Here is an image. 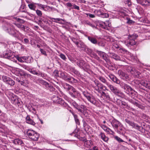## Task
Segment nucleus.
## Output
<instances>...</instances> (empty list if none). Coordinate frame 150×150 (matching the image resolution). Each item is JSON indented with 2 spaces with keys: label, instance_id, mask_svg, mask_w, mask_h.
<instances>
[{
  "label": "nucleus",
  "instance_id": "35",
  "mask_svg": "<svg viewBox=\"0 0 150 150\" xmlns=\"http://www.w3.org/2000/svg\"><path fill=\"white\" fill-rule=\"evenodd\" d=\"M37 3H32L28 5V6L29 8L31 10H35L36 8V5H37Z\"/></svg>",
  "mask_w": 150,
  "mask_h": 150
},
{
  "label": "nucleus",
  "instance_id": "57",
  "mask_svg": "<svg viewBox=\"0 0 150 150\" xmlns=\"http://www.w3.org/2000/svg\"><path fill=\"white\" fill-rule=\"evenodd\" d=\"M71 39L72 41L76 44V45L79 42L78 41L77 39L73 37H71Z\"/></svg>",
  "mask_w": 150,
  "mask_h": 150
},
{
  "label": "nucleus",
  "instance_id": "59",
  "mask_svg": "<svg viewBox=\"0 0 150 150\" xmlns=\"http://www.w3.org/2000/svg\"><path fill=\"white\" fill-rule=\"evenodd\" d=\"M101 17L103 18H108L109 16V14L108 13H102V14L101 15Z\"/></svg>",
  "mask_w": 150,
  "mask_h": 150
},
{
  "label": "nucleus",
  "instance_id": "17",
  "mask_svg": "<svg viewBox=\"0 0 150 150\" xmlns=\"http://www.w3.org/2000/svg\"><path fill=\"white\" fill-rule=\"evenodd\" d=\"M143 85V89H145V88L150 90V81L146 80H144L142 82Z\"/></svg>",
  "mask_w": 150,
  "mask_h": 150
},
{
  "label": "nucleus",
  "instance_id": "27",
  "mask_svg": "<svg viewBox=\"0 0 150 150\" xmlns=\"http://www.w3.org/2000/svg\"><path fill=\"white\" fill-rule=\"evenodd\" d=\"M63 86L64 88L69 91H70L71 90L73 87V86L67 83H64L63 85Z\"/></svg>",
  "mask_w": 150,
  "mask_h": 150
},
{
  "label": "nucleus",
  "instance_id": "12",
  "mask_svg": "<svg viewBox=\"0 0 150 150\" xmlns=\"http://www.w3.org/2000/svg\"><path fill=\"white\" fill-rule=\"evenodd\" d=\"M144 80H142L141 82H139L138 80H135L134 81L133 84L136 88L141 89H143V85L142 84V82Z\"/></svg>",
  "mask_w": 150,
  "mask_h": 150
},
{
  "label": "nucleus",
  "instance_id": "5",
  "mask_svg": "<svg viewBox=\"0 0 150 150\" xmlns=\"http://www.w3.org/2000/svg\"><path fill=\"white\" fill-rule=\"evenodd\" d=\"M108 86L109 88L111 91L116 95L119 96L120 95L122 94V93L116 87L113 86L112 85L109 83Z\"/></svg>",
  "mask_w": 150,
  "mask_h": 150
},
{
  "label": "nucleus",
  "instance_id": "32",
  "mask_svg": "<svg viewBox=\"0 0 150 150\" xmlns=\"http://www.w3.org/2000/svg\"><path fill=\"white\" fill-rule=\"evenodd\" d=\"M98 79L102 82L105 84L107 86L109 84L107 82L105 78L101 76H99L98 78Z\"/></svg>",
  "mask_w": 150,
  "mask_h": 150
},
{
  "label": "nucleus",
  "instance_id": "23",
  "mask_svg": "<svg viewBox=\"0 0 150 150\" xmlns=\"http://www.w3.org/2000/svg\"><path fill=\"white\" fill-rule=\"evenodd\" d=\"M59 76L65 81H67L69 79V77L67 76V74L66 73L60 72Z\"/></svg>",
  "mask_w": 150,
  "mask_h": 150
},
{
  "label": "nucleus",
  "instance_id": "45",
  "mask_svg": "<svg viewBox=\"0 0 150 150\" xmlns=\"http://www.w3.org/2000/svg\"><path fill=\"white\" fill-rule=\"evenodd\" d=\"M74 117L76 124L79 125H80V122L79 119L78 118V116L76 115H74Z\"/></svg>",
  "mask_w": 150,
  "mask_h": 150
},
{
  "label": "nucleus",
  "instance_id": "46",
  "mask_svg": "<svg viewBox=\"0 0 150 150\" xmlns=\"http://www.w3.org/2000/svg\"><path fill=\"white\" fill-rule=\"evenodd\" d=\"M54 8L53 7H50L48 6H45V9H44L45 11H51Z\"/></svg>",
  "mask_w": 150,
  "mask_h": 150
},
{
  "label": "nucleus",
  "instance_id": "37",
  "mask_svg": "<svg viewBox=\"0 0 150 150\" xmlns=\"http://www.w3.org/2000/svg\"><path fill=\"white\" fill-rule=\"evenodd\" d=\"M2 79L3 81L7 84L9 82V81L10 79L11 78L5 76H3Z\"/></svg>",
  "mask_w": 150,
  "mask_h": 150
},
{
  "label": "nucleus",
  "instance_id": "61",
  "mask_svg": "<svg viewBox=\"0 0 150 150\" xmlns=\"http://www.w3.org/2000/svg\"><path fill=\"white\" fill-rule=\"evenodd\" d=\"M114 138L116 140L119 142H123V141L117 136H115L114 137Z\"/></svg>",
  "mask_w": 150,
  "mask_h": 150
},
{
  "label": "nucleus",
  "instance_id": "63",
  "mask_svg": "<svg viewBox=\"0 0 150 150\" xmlns=\"http://www.w3.org/2000/svg\"><path fill=\"white\" fill-rule=\"evenodd\" d=\"M26 83L27 81L26 80L22 79L20 83V84L24 86H26L27 85Z\"/></svg>",
  "mask_w": 150,
  "mask_h": 150
},
{
  "label": "nucleus",
  "instance_id": "28",
  "mask_svg": "<svg viewBox=\"0 0 150 150\" xmlns=\"http://www.w3.org/2000/svg\"><path fill=\"white\" fill-rule=\"evenodd\" d=\"M92 104L95 105L97 103V101L95 98L92 95L91 96L88 100Z\"/></svg>",
  "mask_w": 150,
  "mask_h": 150
},
{
  "label": "nucleus",
  "instance_id": "55",
  "mask_svg": "<svg viewBox=\"0 0 150 150\" xmlns=\"http://www.w3.org/2000/svg\"><path fill=\"white\" fill-rule=\"evenodd\" d=\"M100 89H102L103 90V91H104L105 90H107L109 92H110V91L107 88L106 86H104L102 84L101 86L100 87Z\"/></svg>",
  "mask_w": 150,
  "mask_h": 150
},
{
  "label": "nucleus",
  "instance_id": "41",
  "mask_svg": "<svg viewBox=\"0 0 150 150\" xmlns=\"http://www.w3.org/2000/svg\"><path fill=\"white\" fill-rule=\"evenodd\" d=\"M88 40L90 41L92 43L94 44L97 43V40L96 39L90 36H88Z\"/></svg>",
  "mask_w": 150,
  "mask_h": 150
},
{
  "label": "nucleus",
  "instance_id": "42",
  "mask_svg": "<svg viewBox=\"0 0 150 150\" xmlns=\"http://www.w3.org/2000/svg\"><path fill=\"white\" fill-rule=\"evenodd\" d=\"M11 103H12L14 104L16 101H18V98L17 96H12L11 98Z\"/></svg>",
  "mask_w": 150,
  "mask_h": 150
},
{
  "label": "nucleus",
  "instance_id": "33",
  "mask_svg": "<svg viewBox=\"0 0 150 150\" xmlns=\"http://www.w3.org/2000/svg\"><path fill=\"white\" fill-rule=\"evenodd\" d=\"M132 74L135 77L137 78H139L140 77V75L141 73L135 69L133 71V72Z\"/></svg>",
  "mask_w": 150,
  "mask_h": 150
},
{
  "label": "nucleus",
  "instance_id": "18",
  "mask_svg": "<svg viewBox=\"0 0 150 150\" xmlns=\"http://www.w3.org/2000/svg\"><path fill=\"white\" fill-rule=\"evenodd\" d=\"M101 127L105 132L108 133L112 134L114 132L109 128L107 127L106 126L104 125H101Z\"/></svg>",
  "mask_w": 150,
  "mask_h": 150
},
{
  "label": "nucleus",
  "instance_id": "40",
  "mask_svg": "<svg viewBox=\"0 0 150 150\" xmlns=\"http://www.w3.org/2000/svg\"><path fill=\"white\" fill-rule=\"evenodd\" d=\"M17 57H16L14 54H12L9 59L13 62L16 63L17 62Z\"/></svg>",
  "mask_w": 150,
  "mask_h": 150
},
{
  "label": "nucleus",
  "instance_id": "52",
  "mask_svg": "<svg viewBox=\"0 0 150 150\" xmlns=\"http://www.w3.org/2000/svg\"><path fill=\"white\" fill-rule=\"evenodd\" d=\"M103 23L106 26V27L107 28L108 27H110L111 25V24L110 23L109 21H106L103 23Z\"/></svg>",
  "mask_w": 150,
  "mask_h": 150
},
{
  "label": "nucleus",
  "instance_id": "8",
  "mask_svg": "<svg viewBox=\"0 0 150 150\" xmlns=\"http://www.w3.org/2000/svg\"><path fill=\"white\" fill-rule=\"evenodd\" d=\"M69 93L73 98H77L80 96V94L73 87L70 91H69Z\"/></svg>",
  "mask_w": 150,
  "mask_h": 150
},
{
  "label": "nucleus",
  "instance_id": "6",
  "mask_svg": "<svg viewBox=\"0 0 150 150\" xmlns=\"http://www.w3.org/2000/svg\"><path fill=\"white\" fill-rule=\"evenodd\" d=\"M5 31L10 34L13 35L16 37H18L21 35L20 33L15 29H6Z\"/></svg>",
  "mask_w": 150,
  "mask_h": 150
},
{
  "label": "nucleus",
  "instance_id": "20",
  "mask_svg": "<svg viewBox=\"0 0 150 150\" xmlns=\"http://www.w3.org/2000/svg\"><path fill=\"white\" fill-rule=\"evenodd\" d=\"M129 101L133 104L134 106L138 107L139 108H141V106L138 103V101L135 99H129Z\"/></svg>",
  "mask_w": 150,
  "mask_h": 150
},
{
  "label": "nucleus",
  "instance_id": "9",
  "mask_svg": "<svg viewBox=\"0 0 150 150\" xmlns=\"http://www.w3.org/2000/svg\"><path fill=\"white\" fill-rule=\"evenodd\" d=\"M111 124L112 127L115 130L118 129L119 126H122V123L115 118L111 121Z\"/></svg>",
  "mask_w": 150,
  "mask_h": 150
},
{
  "label": "nucleus",
  "instance_id": "44",
  "mask_svg": "<svg viewBox=\"0 0 150 150\" xmlns=\"http://www.w3.org/2000/svg\"><path fill=\"white\" fill-rule=\"evenodd\" d=\"M82 122L83 123V126L84 127V129L86 131H87L88 130V127L87 126V124L86 121L84 120H82Z\"/></svg>",
  "mask_w": 150,
  "mask_h": 150
},
{
  "label": "nucleus",
  "instance_id": "34",
  "mask_svg": "<svg viewBox=\"0 0 150 150\" xmlns=\"http://www.w3.org/2000/svg\"><path fill=\"white\" fill-rule=\"evenodd\" d=\"M13 143L15 144L21 145L23 144V142L22 140L17 139H15L13 142Z\"/></svg>",
  "mask_w": 150,
  "mask_h": 150
},
{
  "label": "nucleus",
  "instance_id": "49",
  "mask_svg": "<svg viewBox=\"0 0 150 150\" xmlns=\"http://www.w3.org/2000/svg\"><path fill=\"white\" fill-rule=\"evenodd\" d=\"M118 51L119 52L122 53H126L127 52V51L126 50L122 47H120V49H118Z\"/></svg>",
  "mask_w": 150,
  "mask_h": 150
},
{
  "label": "nucleus",
  "instance_id": "48",
  "mask_svg": "<svg viewBox=\"0 0 150 150\" xmlns=\"http://www.w3.org/2000/svg\"><path fill=\"white\" fill-rule=\"evenodd\" d=\"M94 13L98 16H100L102 14V13L101 10H95L94 11Z\"/></svg>",
  "mask_w": 150,
  "mask_h": 150
},
{
  "label": "nucleus",
  "instance_id": "36",
  "mask_svg": "<svg viewBox=\"0 0 150 150\" xmlns=\"http://www.w3.org/2000/svg\"><path fill=\"white\" fill-rule=\"evenodd\" d=\"M92 144V141L91 140H86L84 142L85 146L88 148H89Z\"/></svg>",
  "mask_w": 150,
  "mask_h": 150
},
{
  "label": "nucleus",
  "instance_id": "56",
  "mask_svg": "<svg viewBox=\"0 0 150 150\" xmlns=\"http://www.w3.org/2000/svg\"><path fill=\"white\" fill-rule=\"evenodd\" d=\"M69 79L67 81H72V82L75 83H76L77 82V81H78L77 80L73 77H70V78L69 77Z\"/></svg>",
  "mask_w": 150,
  "mask_h": 150
},
{
  "label": "nucleus",
  "instance_id": "22",
  "mask_svg": "<svg viewBox=\"0 0 150 150\" xmlns=\"http://www.w3.org/2000/svg\"><path fill=\"white\" fill-rule=\"evenodd\" d=\"M98 136L99 137H100L105 142H107L108 140V138L105 136L103 132H100Z\"/></svg>",
  "mask_w": 150,
  "mask_h": 150
},
{
  "label": "nucleus",
  "instance_id": "24",
  "mask_svg": "<svg viewBox=\"0 0 150 150\" xmlns=\"http://www.w3.org/2000/svg\"><path fill=\"white\" fill-rule=\"evenodd\" d=\"M26 121L27 123L33 125H34L35 124V123L33 120L30 118L29 115H27L26 117Z\"/></svg>",
  "mask_w": 150,
  "mask_h": 150
},
{
  "label": "nucleus",
  "instance_id": "50",
  "mask_svg": "<svg viewBox=\"0 0 150 150\" xmlns=\"http://www.w3.org/2000/svg\"><path fill=\"white\" fill-rule=\"evenodd\" d=\"M22 58L25 61L28 63H30L31 62V61H29V60H28L29 59H32V57H23Z\"/></svg>",
  "mask_w": 150,
  "mask_h": 150
},
{
  "label": "nucleus",
  "instance_id": "30",
  "mask_svg": "<svg viewBox=\"0 0 150 150\" xmlns=\"http://www.w3.org/2000/svg\"><path fill=\"white\" fill-rule=\"evenodd\" d=\"M130 96H131V97L133 98H135L137 96V93L132 88L131 89V90H130L129 91V93Z\"/></svg>",
  "mask_w": 150,
  "mask_h": 150
},
{
  "label": "nucleus",
  "instance_id": "47",
  "mask_svg": "<svg viewBox=\"0 0 150 150\" xmlns=\"http://www.w3.org/2000/svg\"><path fill=\"white\" fill-rule=\"evenodd\" d=\"M18 75L19 76H25V72L23 70L21 69H20L18 71Z\"/></svg>",
  "mask_w": 150,
  "mask_h": 150
},
{
  "label": "nucleus",
  "instance_id": "51",
  "mask_svg": "<svg viewBox=\"0 0 150 150\" xmlns=\"http://www.w3.org/2000/svg\"><path fill=\"white\" fill-rule=\"evenodd\" d=\"M90 55L93 57L97 59V60H99L100 58L99 57H98V56L96 54L94 53L93 52H92L91 54Z\"/></svg>",
  "mask_w": 150,
  "mask_h": 150
},
{
  "label": "nucleus",
  "instance_id": "15",
  "mask_svg": "<svg viewBox=\"0 0 150 150\" xmlns=\"http://www.w3.org/2000/svg\"><path fill=\"white\" fill-rule=\"evenodd\" d=\"M138 3L141 4L143 6H150V1L149 0H137Z\"/></svg>",
  "mask_w": 150,
  "mask_h": 150
},
{
  "label": "nucleus",
  "instance_id": "10",
  "mask_svg": "<svg viewBox=\"0 0 150 150\" xmlns=\"http://www.w3.org/2000/svg\"><path fill=\"white\" fill-rule=\"evenodd\" d=\"M96 52L100 56V57L104 59L106 62L108 63L110 62L109 59L108 57V56L106 53L98 50L96 51Z\"/></svg>",
  "mask_w": 150,
  "mask_h": 150
},
{
  "label": "nucleus",
  "instance_id": "64",
  "mask_svg": "<svg viewBox=\"0 0 150 150\" xmlns=\"http://www.w3.org/2000/svg\"><path fill=\"white\" fill-rule=\"evenodd\" d=\"M53 75L55 77H58L59 76V71L57 70H55L53 72Z\"/></svg>",
  "mask_w": 150,
  "mask_h": 150
},
{
  "label": "nucleus",
  "instance_id": "1",
  "mask_svg": "<svg viewBox=\"0 0 150 150\" xmlns=\"http://www.w3.org/2000/svg\"><path fill=\"white\" fill-rule=\"evenodd\" d=\"M70 103L78 110V112L82 113L86 117L88 116V113L86 111L87 109L85 105H79L75 101L73 100L70 101Z\"/></svg>",
  "mask_w": 150,
  "mask_h": 150
},
{
  "label": "nucleus",
  "instance_id": "38",
  "mask_svg": "<svg viewBox=\"0 0 150 150\" xmlns=\"http://www.w3.org/2000/svg\"><path fill=\"white\" fill-rule=\"evenodd\" d=\"M51 20H52V21L53 22H56V23H61V21H64V20L61 18H51Z\"/></svg>",
  "mask_w": 150,
  "mask_h": 150
},
{
  "label": "nucleus",
  "instance_id": "14",
  "mask_svg": "<svg viewBox=\"0 0 150 150\" xmlns=\"http://www.w3.org/2000/svg\"><path fill=\"white\" fill-rule=\"evenodd\" d=\"M108 76L114 83L117 84H120L121 82L120 80L114 75L110 74L108 75Z\"/></svg>",
  "mask_w": 150,
  "mask_h": 150
},
{
  "label": "nucleus",
  "instance_id": "11",
  "mask_svg": "<svg viewBox=\"0 0 150 150\" xmlns=\"http://www.w3.org/2000/svg\"><path fill=\"white\" fill-rule=\"evenodd\" d=\"M120 84L121 88H123L125 92L128 94L132 88L130 86L123 82H121Z\"/></svg>",
  "mask_w": 150,
  "mask_h": 150
},
{
  "label": "nucleus",
  "instance_id": "53",
  "mask_svg": "<svg viewBox=\"0 0 150 150\" xmlns=\"http://www.w3.org/2000/svg\"><path fill=\"white\" fill-rule=\"evenodd\" d=\"M76 45L77 47H79L84 48V44L82 42H78V44Z\"/></svg>",
  "mask_w": 150,
  "mask_h": 150
},
{
  "label": "nucleus",
  "instance_id": "3",
  "mask_svg": "<svg viewBox=\"0 0 150 150\" xmlns=\"http://www.w3.org/2000/svg\"><path fill=\"white\" fill-rule=\"evenodd\" d=\"M138 35L136 34H133L132 35H130L129 34V37L131 38V39L128 38L125 42L126 45L128 46H133L136 44V42L135 41V39L138 37Z\"/></svg>",
  "mask_w": 150,
  "mask_h": 150
},
{
  "label": "nucleus",
  "instance_id": "31",
  "mask_svg": "<svg viewBox=\"0 0 150 150\" xmlns=\"http://www.w3.org/2000/svg\"><path fill=\"white\" fill-rule=\"evenodd\" d=\"M82 69L88 73H89L90 71V66L89 65L86 64L85 65H84L83 68H82Z\"/></svg>",
  "mask_w": 150,
  "mask_h": 150
},
{
  "label": "nucleus",
  "instance_id": "19",
  "mask_svg": "<svg viewBox=\"0 0 150 150\" xmlns=\"http://www.w3.org/2000/svg\"><path fill=\"white\" fill-rule=\"evenodd\" d=\"M94 83L96 85L95 87V89L98 92L101 93V91L100 90L99 88L102 85V84L97 80H95L94 81Z\"/></svg>",
  "mask_w": 150,
  "mask_h": 150
},
{
  "label": "nucleus",
  "instance_id": "16",
  "mask_svg": "<svg viewBox=\"0 0 150 150\" xmlns=\"http://www.w3.org/2000/svg\"><path fill=\"white\" fill-rule=\"evenodd\" d=\"M115 130H117L118 133L123 135H124L126 132L125 129L122 124V126H119L118 129Z\"/></svg>",
  "mask_w": 150,
  "mask_h": 150
},
{
  "label": "nucleus",
  "instance_id": "39",
  "mask_svg": "<svg viewBox=\"0 0 150 150\" xmlns=\"http://www.w3.org/2000/svg\"><path fill=\"white\" fill-rule=\"evenodd\" d=\"M83 94L84 96L88 100L91 96L90 93H88V92L86 91H84L83 92Z\"/></svg>",
  "mask_w": 150,
  "mask_h": 150
},
{
  "label": "nucleus",
  "instance_id": "29",
  "mask_svg": "<svg viewBox=\"0 0 150 150\" xmlns=\"http://www.w3.org/2000/svg\"><path fill=\"white\" fill-rule=\"evenodd\" d=\"M12 54V53L10 51H7L3 54V57L5 58L9 59Z\"/></svg>",
  "mask_w": 150,
  "mask_h": 150
},
{
  "label": "nucleus",
  "instance_id": "58",
  "mask_svg": "<svg viewBox=\"0 0 150 150\" xmlns=\"http://www.w3.org/2000/svg\"><path fill=\"white\" fill-rule=\"evenodd\" d=\"M22 13H24V14H23L21 15V16L23 18H25L27 17V14L28 13L26 12V11H24L21 12Z\"/></svg>",
  "mask_w": 150,
  "mask_h": 150
},
{
  "label": "nucleus",
  "instance_id": "4",
  "mask_svg": "<svg viewBox=\"0 0 150 150\" xmlns=\"http://www.w3.org/2000/svg\"><path fill=\"white\" fill-rule=\"evenodd\" d=\"M109 54L110 57L112 58L117 61H120L122 62H125L126 60L125 58L122 56H119L118 55L114 53L109 52Z\"/></svg>",
  "mask_w": 150,
  "mask_h": 150
},
{
  "label": "nucleus",
  "instance_id": "54",
  "mask_svg": "<svg viewBox=\"0 0 150 150\" xmlns=\"http://www.w3.org/2000/svg\"><path fill=\"white\" fill-rule=\"evenodd\" d=\"M15 83L14 81L11 78L7 84L11 86H13L15 84Z\"/></svg>",
  "mask_w": 150,
  "mask_h": 150
},
{
  "label": "nucleus",
  "instance_id": "43",
  "mask_svg": "<svg viewBox=\"0 0 150 150\" xmlns=\"http://www.w3.org/2000/svg\"><path fill=\"white\" fill-rule=\"evenodd\" d=\"M135 69L131 66H128L127 68V70L128 72H130L132 74Z\"/></svg>",
  "mask_w": 150,
  "mask_h": 150
},
{
  "label": "nucleus",
  "instance_id": "13",
  "mask_svg": "<svg viewBox=\"0 0 150 150\" xmlns=\"http://www.w3.org/2000/svg\"><path fill=\"white\" fill-rule=\"evenodd\" d=\"M125 122L130 126L132 127H133L137 129H139L140 128V127L137 124H135L134 122H132L130 120L126 119L125 120Z\"/></svg>",
  "mask_w": 150,
  "mask_h": 150
},
{
  "label": "nucleus",
  "instance_id": "7",
  "mask_svg": "<svg viewBox=\"0 0 150 150\" xmlns=\"http://www.w3.org/2000/svg\"><path fill=\"white\" fill-rule=\"evenodd\" d=\"M117 74L120 77L124 80L127 81L129 79V76L122 70H119Z\"/></svg>",
  "mask_w": 150,
  "mask_h": 150
},
{
  "label": "nucleus",
  "instance_id": "60",
  "mask_svg": "<svg viewBox=\"0 0 150 150\" xmlns=\"http://www.w3.org/2000/svg\"><path fill=\"white\" fill-rule=\"evenodd\" d=\"M85 50L86 53L90 55L93 52L92 50L88 48H86V49H85Z\"/></svg>",
  "mask_w": 150,
  "mask_h": 150
},
{
  "label": "nucleus",
  "instance_id": "62",
  "mask_svg": "<svg viewBox=\"0 0 150 150\" xmlns=\"http://www.w3.org/2000/svg\"><path fill=\"white\" fill-rule=\"evenodd\" d=\"M36 12L37 14L39 17H41L42 15V13L41 11L39 10H37L36 11Z\"/></svg>",
  "mask_w": 150,
  "mask_h": 150
},
{
  "label": "nucleus",
  "instance_id": "26",
  "mask_svg": "<svg viewBox=\"0 0 150 150\" xmlns=\"http://www.w3.org/2000/svg\"><path fill=\"white\" fill-rule=\"evenodd\" d=\"M77 65L81 68L82 69L84 65L86 64L85 62L81 59L78 60L77 62Z\"/></svg>",
  "mask_w": 150,
  "mask_h": 150
},
{
  "label": "nucleus",
  "instance_id": "2",
  "mask_svg": "<svg viewBox=\"0 0 150 150\" xmlns=\"http://www.w3.org/2000/svg\"><path fill=\"white\" fill-rule=\"evenodd\" d=\"M26 134L29 138L33 141H37L39 137V134L33 130L28 129Z\"/></svg>",
  "mask_w": 150,
  "mask_h": 150
},
{
  "label": "nucleus",
  "instance_id": "25",
  "mask_svg": "<svg viewBox=\"0 0 150 150\" xmlns=\"http://www.w3.org/2000/svg\"><path fill=\"white\" fill-rule=\"evenodd\" d=\"M69 69V71L73 73L76 76H79V75L80 73L79 71L76 69L74 67H70Z\"/></svg>",
  "mask_w": 150,
  "mask_h": 150
},
{
  "label": "nucleus",
  "instance_id": "21",
  "mask_svg": "<svg viewBox=\"0 0 150 150\" xmlns=\"http://www.w3.org/2000/svg\"><path fill=\"white\" fill-rule=\"evenodd\" d=\"M110 92L107 90H105L104 91H102V92H101L100 93L102 96L104 97L108 100H110V99L109 94V93Z\"/></svg>",
  "mask_w": 150,
  "mask_h": 150
}]
</instances>
